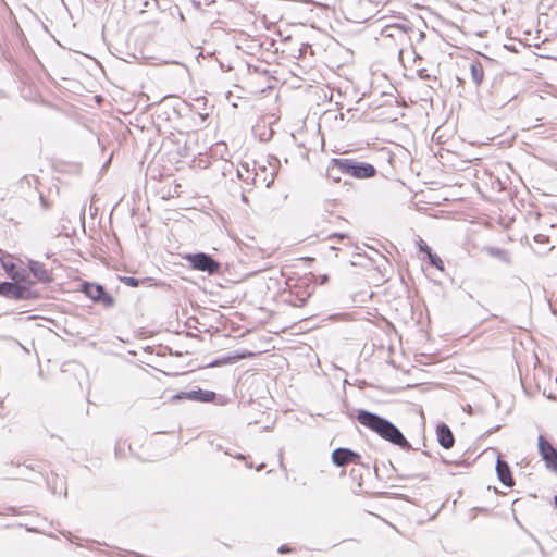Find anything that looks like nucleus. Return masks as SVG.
<instances>
[{
  "mask_svg": "<svg viewBox=\"0 0 557 557\" xmlns=\"http://www.w3.org/2000/svg\"><path fill=\"white\" fill-rule=\"evenodd\" d=\"M419 249H420V251L424 252L426 256L432 251V249L422 239H420V242H419Z\"/></svg>",
  "mask_w": 557,
  "mask_h": 557,
  "instance_id": "obj_19",
  "label": "nucleus"
},
{
  "mask_svg": "<svg viewBox=\"0 0 557 557\" xmlns=\"http://www.w3.org/2000/svg\"><path fill=\"white\" fill-rule=\"evenodd\" d=\"M0 295L9 299L22 300L29 299L32 297V290L15 282H1Z\"/></svg>",
  "mask_w": 557,
  "mask_h": 557,
  "instance_id": "obj_5",
  "label": "nucleus"
},
{
  "mask_svg": "<svg viewBox=\"0 0 557 557\" xmlns=\"http://www.w3.org/2000/svg\"><path fill=\"white\" fill-rule=\"evenodd\" d=\"M332 461L337 467H345L349 463L362 465L361 456L358 453L344 447H339L333 450Z\"/></svg>",
  "mask_w": 557,
  "mask_h": 557,
  "instance_id": "obj_6",
  "label": "nucleus"
},
{
  "mask_svg": "<svg viewBox=\"0 0 557 557\" xmlns=\"http://www.w3.org/2000/svg\"><path fill=\"white\" fill-rule=\"evenodd\" d=\"M121 281L131 287H137L139 285V280L133 276H123L121 277Z\"/></svg>",
  "mask_w": 557,
  "mask_h": 557,
  "instance_id": "obj_16",
  "label": "nucleus"
},
{
  "mask_svg": "<svg viewBox=\"0 0 557 557\" xmlns=\"http://www.w3.org/2000/svg\"><path fill=\"white\" fill-rule=\"evenodd\" d=\"M516 96L515 95H511L507 98L506 101H498L496 102V104H499V106H504L507 101H510L511 99H513Z\"/></svg>",
  "mask_w": 557,
  "mask_h": 557,
  "instance_id": "obj_23",
  "label": "nucleus"
},
{
  "mask_svg": "<svg viewBox=\"0 0 557 557\" xmlns=\"http://www.w3.org/2000/svg\"><path fill=\"white\" fill-rule=\"evenodd\" d=\"M547 468H549L553 472L557 473V454L550 459L546 461Z\"/></svg>",
  "mask_w": 557,
  "mask_h": 557,
  "instance_id": "obj_17",
  "label": "nucleus"
},
{
  "mask_svg": "<svg viewBox=\"0 0 557 557\" xmlns=\"http://www.w3.org/2000/svg\"><path fill=\"white\" fill-rule=\"evenodd\" d=\"M336 171L358 180L371 178L376 174L374 165L352 158H333L331 173Z\"/></svg>",
  "mask_w": 557,
  "mask_h": 557,
  "instance_id": "obj_2",
  "label": "nucleus"
},
{
  "mask_svg": "<svg viewBox=\"0 0 557 557\" xmlns=\"http://www.w3.org/2000/svg\"><path fill=\"white\" fill-rule=\"evenodd\" d=\"M81 290L92 301L101 304L106 308H111L115 304L114 298L106 292L102 285L84 282Z\"/></svg>",
  "mask_w": 557,
  "mask_h": 557,
  "instance_id": "obj_3",
  "label": "nucleus"
},
{
  "mask_svg": "<svg viewBox=\"0 0 557 557\" xmlns=\"http://www.w3.org/2000/svg\"><path fill=\"white\" fill-rule=\"evenodd\" d=\"M263 468H264V463H261V465L257 468V470H258V471H260V470H261V469H263Z\"/></svg>",
  "mask_w": 557,
  "mask_h": 557,
  "instance_id": "obj_24",
  "label": "nucleus"
},
{
  "mask_svg": "<svg viewBox=\"0 0 557 557\" xmlns=\"http://www.w3.org/2000/svg\"><path fill=\"white\" fill-rule=\"evenodd\" d=\"M346 237H347L346 234H343V233H334L333 235L330 236L331 239H333V238L344 239Z\"/></svg>",
  "mask_w": 557,
  "mask_h": 557,
  "instance_id": "obj_20",
  "label": "nucleus"
},
{
  "mask_svg": "<svg viewBox=\"0 0 557 557\" xmlns=\"http://www.w3.org/2000/svg\"><path fill=\"white\" fill-rule=\"evenodd\" d=\"M357 420L363 426L379 434L383 440L388 441L403 449L411 448L410 443L406 440L400 430L387 419L361 409L357 413Z\"/></svg>",
  "mask_w": 557,
  "mask_h": 557,
  "instance_id": "obj_1",
  "label": "nucleus"
},
{
  "mask_svg": "<svg viewBox=\"0 0 557 557\" xmlns=\"http://www.w3.org/2000/svg\"><path fill=\"white\" fill-rule=\"evenodd\" d=\"M554 500H555V506L557 508V496H555Z\"/></svg>",
  "mask_w": 557,
  "mask_h": 557,
  "instance_id": "obj_26",
  "label": "nucleus"
},
{
  "mask_svg": "<svg viewBox=\"0 0 557 557\" xmlns=\"http://www.w3.org/2000/svg\"><path fill=\"white\" fill-rule=\"evenodd\" d=\"M419 77L422 79H428V78H430V75L426 74L425 70H421V71H419Z\"/></svg>",
  "mask_w": 557,
  "mask_h": 557,
  "instance_id": "obj_21",
  "label": "nucleus"
},
{
  "mask_svg": "<svg viewBox=\"0 0 557 557\" xmlns=\"http://www.w3.org/2000/svg\"><path fill=\"white\" fill-rule=\"evenodd\" d=\"M537 442L540 455L542 456L545 462L547 460H550L555 455H557V450L548 441L545 440L543 435L539 436Z\"/></svg>",
  "mask_w": 557,
  "mask_h": 557,
  "instance_id": "obj_11",
  "label": "nucleus"
},
{
  "mask_svg": "<svg viewBox=\"0 0 557 557\" xmlns=\"http://www.w3.org/2000/svg\"><path fill=\"white\" fill-rule=\"evenodd\" d=\"M486 252L495 258H498L499 260L504 261L505 263H510L511 259L508 255V252L504 249L497 248V247H487Z\"/></svg>",
  "mask_w": 557,
  "mask_h": 557,
  "instance_id": "obj_13",
  "label": "nucleus"
},
{
  "mask_svg": "<svg viewBox=\"0 0 557 557\" xmlns=\"http://www.w3.org/2000/svg\"><path fill=\"white\" fill-rule=\"evenodd\" d=\"M28 268L32 274L42 283H49L52 281L51 272L46 269L45 264L39 261L30 260L28 262Z\"/></svg>",
  "mask_w": 557,
  "mask_h": 557,
  "instance_id": "obj_9",
  "label": "nucleus"
},
{
  "mask_svg": "<svg viewBox=\"0 0 557 557\" xmlns=\"http://www.w3.org/2000/svg\"><path fill=\"white\" fill-rule=\"evenodd\" d=\"M278 550L280 552H284L285 550V546H281Z\"/></svg>",
  "mask_w": 557,
  "mask_h": 557,
  "instance_id": "obj_25",
  "label": "nucleus"
},
{
  "mask_svg": "<svg viewBox=\"0 0 557 557\" xmlns=\"http://www.w3.org/2000/svg\"><path fill=\"white\" fill-rule=\"evenodd\" d=\"M339 174H342V173H341V172H337V171H336V172L331 173V163H330V164H329V166H327V176H329L331 180H333L334 182H337V183H338V182L341 181V176H339Z\"/></svg>",
  "mask_w": 557,
  "mask_h": 557,
  "instance_id": "obj_18",
  "label": "nucleus"
},
{
  "mask_svg": "<svg viewBox=\"0 0 557 557\" xmlns=\"http://www.w3.org/2000/svg\"><path fill=\"white\" fill-rule=\"evenodd\" d=\"M426 257L433 267H435L436 269H438L441 271L444 270V262L436 253H433L431 251Z\"/></svg>",
  "mask_w": 557,
  "mask_h": 557,
  "instance_id": "obj_15",
  "label": "nucleus"
},
{
  "mask_svg": "<svg viewBox=\"0 0 557 557\" xmlns=\"http://www.w3.org/2000/svg\"><path fill=\"white\" fill-rule=\"evenodd\" d=\"M535 242L542 243L547 239L545 235L539 234L534 237Z\"/></svg>",
  "mask_w": 557,
  "mask_h": 557,
  "instance_id": "obj_22",
  "label": "nucleus"
},
{
  "mask_svg": "<svg viewBox=\"0 0 557 557\" xmlns=\"http://www.w3.org/2000/svg\"><path fill=\"white\" fill-rule=\"evenodd\" d=\"M471 79L473 84L479 87L484 78V69L481 62L473 61L470 64Z\"/></svg>",
  "mask_w": 557,
  "mask_h": 557,
  "instance_id": "obj_12",
  "label": "nucleus"
},
{
  "mask_svg": "<svg viewBox=\"0 0 557 557\" xmlns=\"http://www.w3.org/2000/svg\"><path fill=\"white\" fill-rule=\"evenodd\" d=\"M185 259L189 262L190 267L197 271L214 274L220 270V263L205 252L188 253Z\"/></svg>",
  "mask_w": 557,
  "mask_h": 557,
  "instance_id": "obj_4",
  "label": "nucleus"
},
{
  "mask_svg": "<svg viewBox=\"0 0 557 557\" xmlns=\"http://www.w3.org/2000/svg\"><path fill=\"white\" fill-rule=\"evenodd\" d=\"M177 397L196 400V401L209 403L215 398V393L211 392V391L197 389V391L182 393V395H180Z\"/></svg>",
  "mask_w": 557,
  "mask_h": 557,
  "instance_id": "obj_10",
  "label": "nucleus"
},
{
  "mask_svg": "<svg viewBox=\"0 0 557 557\" xmlns=\"http://www.w3.org/2000/svg\"><path fill=\"white\" fill-rule=\"evenodd\" d=\"M1 267L3 268L8 276H10L12 280H17L18 273L13 262L3 259L1 260Z\"/></svg>",
  "mask_w": 557,
  "mask_h": 557,
  "instance_id": "obj_14",
  "label": "nucleus"
},
{
  "mask_svg": "<svg viewBox=\"0 0 557 557\" xmlns=\"http://www.w3.org/2000/svg\"><path fill=\"white\" fill-rule=\"evenodd\" d=\"M237 458H238V459H243V458H244V456H243V455H238V456H237Z\"/></svg>",
  "mask_w": 557,
  "mask_h": 557,
  "instance_id": "obj_27",
  "label": "nucleus"
},
{
  "mask_svg": "<svg viewBox=\"0 0 557 557\" xmlns=\"http://www.w3.org/2000/svg\"><path fill=\"white\" fill-rule=\"evenodd\" d=\"M496 473L498 476V480L508 487L513 486L515 482L511 476V471L509 468V465L503 460L500 457L497 458L496 461Z\"/></svg>",
  "mask_w": 557,
  "mask_h": 557,
  "instance_id": "obj_8",
  "label": "nucleus"
},
{
  "mask_svg": "<svg viewBox=\"0 0 557 557\" xmlns=\"http://www.w3.org/2000/svg\"><path fill=\"white\" fill-rule=\"evenodd\" d=\"M436 436L440 445L445 448L449 449L454 446L455 437L449 429V426L445 423H440L436 426Z\"/></svg>",
  "mask_w": 557,
  "mask_h": 557,
  "instance_id": "obj_7",
  "label": "nucleus"
}]
</instances>
